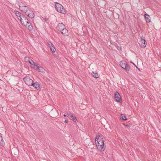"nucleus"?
<instances>
[{"label": "nucleus", "mask_w": 161, "mask_h": 161, "mask_svg": "<svg viewBox=\"0 0 161 161\" xmlns=\"http://www.w3.org/2000/svg\"><path fill=\"white\" fill-rule=\"evenodd\" d=\"M19 8L22 12L24 13L25 14L31 19L34 18L35 15L33 11L29 9L26 6H19Z\"/></svg>", "instance_id": "nucleus-1"}, {"label": "nucleus", "mask_w": 161, "mask_h": 161, "mask_svg": "<svg viewBox=\"0 0 161 161\" xmlns=\"http://www.w3.org/2000/svg\"><path fill=\"white\" fill-rule=\"evenodd\" d=\"M55 7L56 10L60 13L65 14L67 12V11L64 9L63 7L58 3H55Z\"/></svg>", "instance_id": "nucleus-2"}, {"label": "nucleus", "mask_w": 161, "mask_h": 161, "mask_svg": "<svg viewBox=\"0 0 161 161\" xmlns=\"http://www.w3.org/2000/svg\"><path fill=\"white\" fill-rule=\"evenodd\" d=\"M25 84L28 86H32L34 84V82L31 79H30L28 76L26 77L23 78Z\"/></svg>", "instance_id": "nucleus-3"}, {"label": "nucleus", "mask_w": 161, "mask_h": 161, "mask_svg": "<svg viewBox=\"0 0 161 161\" xmlns=\"http://www.w3.org/2000/svg\"><path fill=\"white\" fill-rule=\"evenodd\" d=\"M120 66L123 69H125L126 71H128L130 69V67L125 61H121L120 63Z\"/></svg>", "instance_id": "nucleus-4"}, {"label": "nucleus", "mask_w": 161, "mask_h": 161, "mask_svg": "<svg viewBox=\"0 0 161 161\" xmlns=\"http://www.w3.org/2000/svg\"><path fill=\"white\" fill-rule=\"evenodd\" d=\"M21 23L25 26L27 25L28 24H30V22L25 16L22 18V19L21 20Z\"/></svg>", "instance_id": "nucleus-5"}, {"label": "nucleus", "mask_w": 161, "mask_h": 161, "mask_svg": "<svg viewBox=\"0 0 161 161\" xmlns=\"http://www.w3.org/2000/svg\"><path fill=\"white\" fill-rule=\"evenodd\" d=\"M114 98L115 99V100L118 102H120L121 101V97L120 96L119 93L117 92L115 93Z\"/></svg>", "instance_id": "nucleus-6"}, {"label": "nucleus", "mask_w": 161, "mask_h": 161, "mask_svg": "<svg viewBox=\"0 0 161 161\" xmlns=\"http://www.w3.org/2000/svg\"><path fill=\"white\" fill-rule=\"evenodd\" d=\"M67 116L71 120H73L74 122H75L76 120V119L75 116L71 113L68 114H67Z\"/></svg>", "instance_id": "nucleus-7"}, {"label": "nucleus", "mask_w": 161, "mask_h": 161, "mask_svg": "<svg viewBox=\"0 0 161 161\" xmlns=\"http://www.w3.org/2000/svg\"><path fill=\"white\" fill-rule=\"evenodd\" d=\"M99 137H100L101 139V136H99L98 137L97 136L95 138V144L97 143H96V141H97V143H99V145H103V144H104L103 140H101L100 141H98V139L99 138Z\"/></svg>", "instance_id": "nucleus-8"}, {"label": "nucleus", "mask_w": 161, "mask_h": 161, "mask_svg": "<svg viewBox=\"0 0 161 161\" xmlns=\"http://www.w3.org/2000/svg\"><path fill=\"white\" fill-rule=\"evenodd\" d=\"M48 44L50 48V50L52 53L55 52L56 50L54 46L51 42L48 43Z\"/></svg>", "instance_id": "nucleus-9"}, {"label": "nucleus", "mask_w": 161, "mask_h": 161, "mask_svg": "<svg viewBox=\"0 0 161 161\" xmlns=\"http://www.w3.org/2000/svg\"><path fill=\"white\" fill-rule=\"evenodd\" d=\"M64 25L62 23L58 24L57 26V29L58 31H61L62 30L65 28Z\"/></svg>", "instance_id": "nucleus-10"}, {"label": "nucleus", "mask_w": 161, "mask_h": 161, "mask_svg": "<svg viewBox=\"0 0 161 161\" xmlns=\"http://www.w3.org/2000/svg\"><path fill=\"white\" fill-rule=\"evenodd\" d=\"M96 146L97 149L100 151H103L105 149L104 144L102 145H99V143H96Z\"/></svg>", "instance_id": "nucleus-11"}, {"label": "nucleus", "mask_w": 161, "mask_h": 161, "mask_svg": "<svg viewBox=\"0 0 161 161\" xmlns=\"http://www.w3.org/2000/svg\"><path fill=\"white\" fill-rule=\"evenodd\" d=\"M150 17L147 14H145L144 18L146 21L147 23H149L151 22V20L150 19Z\"/></svg>", "instance_id": "nucleus-12"}, {"label": "nucleus", "mask_w": 161, "mask_h": 161, "mask_svg": "<svg viewBox=\"0 0 161 161\" xmlns=\"http://www.w3.org/2000/svg\"><path fill=\"white\" fill-rule=\"evenodd\" d=\"M142 48H144L146 47L147 45V42L145 39L142 37Z\"/></svg>", "instance_id": "nucleus-13"}, {"label": "nucleus", "mask_w": 161, "mask_h": 161, "mask_svg": "<svg viewBox=\"0 0 161 161\" xmlns=\"http://www.w3.org/2000/svg\"><path fill=\"white\" fill-rule=\"evenodd\" d=\"M36 69L38 70L40 72H43L44 71V69L41 67H39L38 66L36 65L35 66V68Z\"/></svg>", "instance_id": "nucleus-14"}, {"label": "nucleus", "mask_w": 161, "mask_h": 161, "mask_svg": "<svg viewBox=\"0 0 161 161\" xmlns=\"http://www.w3.org/2000/svg\"><path fill=\"white\" fill-rule=\"evenodd\" d=\"M32 86L34 87L35 89L37 90H38L40 89V84L37 82H34V84L32 85Z\"/></svg>", "instance_id": "nucleus-15"}, {"label": "nucleus", "mask_w": 161, "mask_h": 161, "mask_svg": "<svg viewBox=\"0 0 161 161\" xmlns=\"http://www.w3.org/2000/svg\"><path fill=\"white\" fill-rule=\"evenodd\" d=\"M29 62L31 64V67L33 68H35V66L36 65H35L34 62L32 59L29 58Z\"/></svg>", "instance_id": "nucleus-16"}, {"label": "nucleus", "mask_w": 161, "mask_h": 161, "mask_svg": "<svg viewBox=\"0 0 161 161\" xmlns=\"http://www.w3.org/2000/svg\"><path fill=\"white\" fill-rule=\"evenodd\" d=\"M61 31L62 34L64 36L67 35L68 33V31L65 28V27Z\"/></svg>", "instance_id": "nucleus-17"}, {"label": "nucleus", "mask_w": 161, "mask_h": 161, "mask_svg": "<svg viewBox=\"0 0 161 161\" xmlns=\"http://www.w3.org/2000/svg\"><path fill=\"white\" fill-rule=\"evenodd\" d=\"M25 26L26 27H27L28 28V29L30 30L31 31L33 29V26H32V25H31L30 23V24L29 23L28 24H27V25H25Z\"/></svg>", "instance_id": "nucleus-18"}, {"label": "nucleus", "mask_w": 161, "mask_h": 161, "mask_svg": "<svg viewBox=\"0 0 161 161\" xmlns=\"http://www.w3.org/2000/svg\"><path fill=\"white\" fill-rule=\"evenodd\" d=\"M120 119L123 120H126L127 119L125 116L124 114L121 115Z\"/></svg>", "instance_id": "nucleus-19"}, {"label": "nucleus", "mask_w": 161, "mask_h": 161, "mask_svg": "<svg viewBox=\"0 0 161 161\" xmlns=\"http://www.w3.org/2000/svg\"><path fill=\"white\" fill-rule=\"evenodd\" d=\"M92 75L93 77L95 78H97L99 77L98 74L97 73H94V72H93Z\"/></svg>", "instance_id": "nucleus-20"}, {"label": "nucleus", "mask_w": 161, "mask_h": 161, "mask_svg": "<svg viewBox=\"0 0 161 161\" xmlns=\"http://www.w3.org/2000/svg\"><path fill=\"white\" fill-rule=\"evenodd\" d=\"M15 13L17 17H19V15L21 14L18 11H15Z\"/></svg>", "instance_id": "nucleus-21"}, {"label": "nucleus", "mask_w": 161, "mask_h": 161, "mask_svg": "<svg viewBox=\"0 0 161 161\" xmlns=\"http://www.w3.org/2000/svg\"><path fill=\"white\" fill-rule=\"evenodd\" d=\"M24 15H23L22 14H21V15H19V17H18V19L20 20L21 21V19H22V18L24 17Z\"/></svg>", "instance_id": "nucleus-22"}, {"label": "nucleus", "mask_w": 161, "mask_h": 161, "mask_svg": "<svg viewBox=\"0 0 161 161\" xmlns=\"http://www.w3.org/2000/svg\"><path fill=\"white\" fill-rule=\"evenodd\" d=\"M3 139L2 137L0 135V142H1L3 141Z\"/></svg>", "instance_id": "nucleus-23"}, {"label": "nucleus", "mask_w": 161, "mask_h": 161, "mask_svg": "<svg viewBox=\"0 0 161 161\" xmlns=\"http://www.w3.org/2000/svg\"><path fill=\"white\" fill-rule=\"evenodd\" d=\"M117 49L118 50H121V48L120 47L118 46L117 47Z\"/></svg>", "instance_id": "nucleus-24"}, {"label": "nucleus", "mask_w": 161, "mask_h": 161, "mask_svg": "<svg viewBox=\"0 0 161 161\" xmlns=\"http://www.w3.org/2000/svg\"><path fill=\"white\" fill-rule=\"evenodd\" d=\"M64 122L65 123H67L68 122V121L67 120H66V119H65L64 121Z\"/></svg>", "instance_id": "nucleus-25"}, {"label": "nucleus", "mask_w": 161, "mask_h": 161, "mask_svg": "<svg viewBox=\"0 0 161 161\" xmlns=\"http://www.w3.org/2000/svg\"><path fill=\"white\" fill-rule=\"evenodd\" d=\"M136 67L137 68V69H138V70L139 71H141V70H140V69L139 68H138L136 66Z\"/></svg>", "instance_id": "nucleus-26"}, {"label": "nucleus", "mask_w": 161, "mask_h": 161, "mask_svg": "<svg viewBox=\"0 0 161 161\" xmlns=\"http://www.w3.org/2000/svg\"><path fill=\"white\" fill-rule=\"evenodd\" d=\"M63 116H64V117H65V116H66V115L65 114H64L63 115Z\"/></svg>", "instance_id": "nucleus-27"}, {"label": "nucleus", "mask_w": 161, "mask_h": 161, "mask_svg": "<svg viewBox=\"0 0 161 161\" xmlns=\"http://www.w3.org/2000/svg\"><path fill=\"white\" fill-rule=\"evenodd\" d=\"M131 63H132L133 64L135 65V64H134V63L133 62H131Z\"/></svg>", "instance_id": "nucleus-28"}, {"label": "nucleus", "mask_w": 161, "mask_h": 161, "mask_svg": "<svg viewBox=\"0 0 161 161\" xmlns=\"http://www.w3.org/2000/svg\"><path fill=\"white\" fill-rule=\"evenodd\" d=\"M29 58L28 57H26V58Z\"/></svg>", "instance_id": "nucleus-29"}, {"label": "nucleus", "mask_w": 161, "mask_h": 161, "mask_svg": "<svg viewBox=\"0 0 161 161\" xmlns=\"http://www.w3.org/2000/svg\"><path fill=\"white\" fill-rule=\"evenodd\" d=\"M96 143H97V141H96Z\"/></svg>", "instance_id": "nucleus-30"}]
</instances>
